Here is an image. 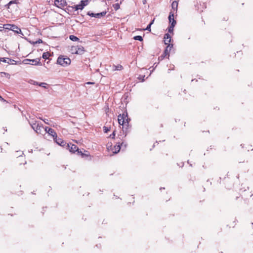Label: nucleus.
<instances>
[{"label": "nucleus", "mask_w": 253, "mask_h": 253, "mask_svg": "<svg viewBox=\"0 0 253 253\" xmlns=\"http://www.w3.org/2000/svg\"><path fill=\"white\" fill-rule=\"evenodd\" d=\"M38 85L40 86H42L44 88H46V85H47V84L45 83H39V84H38Z\"/></svg>", "instance_id": "393cba45"}, {"label": "nucleus", "mask_w": 253, "mask_h": 253, "mask_svg": "<svg viewBox=\"0 0 253 253\" xmlns=\"http://www.w3.org/2000/svg\"><path fill=\"white\" fill-rule=\"evenodd\" d=\"M30 124L36 133H42V129L43 128V127L41 123L34 121L30 122Z\"/></svg>", "instance_id": "f257e3e1"}, {"label": "nucleus", "mask_w": 253, "mask_h": 253, "mask_svg": "<svg viewBox=\"0 0 253 253\" xmlns=\"http://www.w3.org/2000/svg\"><path fill=\"white\" fill-rule=\"evenodd\" d=\"M80 3L84 8V6H86L88 4V0H82Z\"/></svg>", "instance_id": "aec40b11"}, {"label": "nucleus", "mask_w": 253, "mask_h": 253, "mask_svg": "<svg viewBox=\"0 0 253 253\" xmlns=\"http://www.w3.org/2000/svg\"><path fill=\"white\" fill-rule=\"evenodd\" d=\"M33 82L32 84L35 85H38V84H39V83L36 81H33Z\"/></svg>", "instance_id": "c9c22d12"}, {"label": "nucleus", "mask_w": 253, "mask_h": 253, "mask_svg": "<svg viewBox=\"0 0 253 253\" xmlns=\"http://www.w3.org/2000/svg\"><path fill=\"white\" fill-rule=\"evenodd\" d=\"M40 41L42 42V40H40V41H39V42H40Z\"/></svg>", "instance_id": "c03bdc74"}, {"label": "nucleus", "mask_w": 253, "mask_h": 253, "mask_svg": "<svg viewBox=\"0 0 253 253\" xmlns=\"http://www.w3.org/2000/svg\"><path fill=\"white\" fill-rule=\"evenodd\" d=\"M70 51L72 54H77V52H78V50H77V46H71Z\"/></svg>", "instance_id": "2eb2a0df"}, {"label": "nucleus", "mask_w": 253, "mask_h": 253, "mask_svg": "<svg viewBox=\"0 0 253 253\" xmlns=\"http://www.w3.org/2000/svg\"><path fill=\"white\" fill-rule=\"evenodd\" d=\"M144 78H145V76H140V77L138 78V79H139V80H140V79H142V81H144L145 80Z\"/></svg>", "instance_id": "72a5a7b5"}, {"label": "nucleus", "mask_w": 253, "mask_h": 253, "mask_svg": "<svg viewBox=\"0 0 253 253\" xmlns=\"http://www.w3.org/2000/svg\"><path fill=\"white\" fill-rule=\"evenodd\" d=\"M121 149V146L120 145H116L114 146V151H113V153L115 154L118 153Z\"/></svg>", "instance_id": "dca6fc26"}, {"label": "nucleus", "mask_w": 253, "mask_h": 253, "mask_svg": "<svg viewBox=\"0 0 253 253\" xmlns=\"http://www.w3.org/2000/svg\"><path fill=\"white\" fill-rule=\"evenodd\" d=\"M103 130H104V132L107 133L110 130V129L106 126H104Z\"/></svg>", "instance_id": "c756f323"}, {"label": "nucleus", "mask_w": 253, "mask_h": 253, "mask_svg": "<svg viewBox=\"0 0 253 253\" xmlns=\"http://www.w3.org/2000/svg\"><path fill=\"white\" fill-rule=\"evenodd\" d=\"M134 39L135 40H138L139 41H142L143 38L141 36H136L134 37Z\"/></svg>", "instance_id": "b1692460"}, {"label": "nucleus", "mask_w": 253, "mask_h": 253, "mask_svg": "<svg viewBox=\"0 0 253 253\" xmlns=\"http://www.w3.org/2000/svg\"><path fill=\"white\" fill-rule=\"evenodd\" d=\"M127 116H125L124 114L123 115H119L118 116V123L120 125L124 126L126 124V125L128 124L127 121V118H126Z\"/></svg>", "instance_id": "20e7f679"}, {"label": "nucleus", "mask_w": 253, "mask_h": 253, "mask_svg": "<svg viewBox=\"0 0 253 253\" xmlns=\"http://www.w3.org/2000/svg\"><path fill=\"white\" fill-rule=\"evenodd\" d=\"M57 63L62 66H67L71 64V60L68 57L60 56L57 59Z\"/></svg>", "instance_id": "f03ea898"}, {"label": "nucleus", "mask_w": 253, "mask_h": 253, "mask_svg": "<svg viewBox=\"0 0 253 253\" xmlns=\"http://www.w3.org/2000/svg\"><path fill=\"white\" fill-rule=\"evenodd\" d=\"M154 21V20H153L150 23V24H151V25L153 24V22Z\"/></svg>", "instance_id": "4c0bfd02"}, {"label": "nucleus", "mask_w": 253, "mask_h": 253, "mask_svg": "<svg viewBox=\"0 0 253 253\" xmlns=\"http://www.w3.org/2000/svg\"><path fill=\"white\" fill-rule=\"evenodd\" d=\"M151 24H149L147 27H146V28L145 29L146 30H147V31H150L151 30Z\"/></svg>", "instance_id": "7c9ffc66"}, {"label": "nucleus", "mask_w": 253, "mask_h": 253, "mask_svg": "<svg viewBox=\"0 0 253 253\" xmlns=\"http://www.w3.org/2000/svg\"><path fill=\"white\" fill-rule=\"evenodd\" d=\"M29 61H30V59H26L23 60V63H24L25 64H30V62Z\"/></svg>", "instance_id": "c85d7f7f"}, {"label": "nucleus", "mask_w": 253, "mask_h": 253, "mask_svg": "<svg viewBox=\"0 0 253 253\" xmlns=\"http://www.w3.org/2000/svg\"><path fill=\"white\" fill-rule=\"evenodd\" d=\"M173 27H174L173 25L169 26V27L168 28L169 32V33L172 32L173 30Z\"/></svg>", "instance_id": "bb28decb"}, {"label": "nucleus", "mask_w": 253, "mask_h": 253, "mask_svg": "<svg viewBox=\"0 0 253 253\" xmlns=\"http://www.w3.org/2000/svg\"><path fill=\"white\" fill-rule=\"evenodd\" d=\"M77 50H78L77 54L82 55L84 52V47L81 45H77Z\"/></svg>", "instance_id": "9d476101"}, {"label": "nucleus", "mask_w": 253, "mask_h": 253, "mask_svg": "<svg viewBox=\"0 0 253 253\" xmlns=\"http://www.w3.org/2000/svg\"><path fill=\"white\" fill-rule=\"evenodd\" d=\"M69 39L71 41H74V42L79 41L80 40V39L78 37H77L76 36H75L74 35H71V36H70Z\"/></svg>", "instance_id": "6ab92c4d"}, {"label": "nucleus", "mask_w": 253, "mask_h": 253, "mask_svg": "<svg viewBox=\"0 0 253 253\" xmlns=\"http://www.w3.org/2000/svg\"><path fill=\"white\" fill-rule=\"evenodd\" d=\"M106 14V11H103L100 13H95V17L97 18H100L104 16Z\"/></svg>", "instance_id": "ddd939ff"}, {"label": "nucleus", "mask_w": 253, "mask_h": 253, "mask_svg": "<svg viewBox=\"0 0 253 253\" xmlns=\"http://www.w3.org/2000/svg\"><path fill=\"white\" fill-rule=\"evenodd\" d=\"M40 41L42 42V40H40V41H39V42H40Z\"/></svg>", "instance_id": "79ce46f5"}, {"label": "nucleus", "mask_w": 253, "mask_h": 253, "mask_svg": "<svg viewBox=\"0 0 253 253\" xmlns=\"http://www.w3.org/2000/svg\"><path fill=\"white\" fill-rule=\"evenodd\" d=\"M172 19H174V14L173 13H172V12H170L169 16V23H171L172 21Z\"/></svg>", "instance_id": "412c9836"}, {"label": "nucleus", "mask_w": 253, "mask_h": 253, "mask_svg": "<svg viewBox=\"0 0 253 253\" xmlns=\"http://www.w3.org/2000/svg\"><path fill=\"white\" fill-rule=\"evenodd\" d=\"M73 8L75 9L76 10H82L84 9L83 6L81 3L79 4L74 5Z\"/></svg>", "instance_id": "4468645a"}, {"label": "nucleus", "mask_w": 253, "mask_h": 253, "mask_svg": "<svg viewBox=\"0 0 253 253\" xmlns=\"http://www.w3.org/2000/svg\"><path fill=\"white\" fill-rule=\"evenodd\" d=\"M0 28H1V27H0ZM0 30H1V29H0Z\"/></svg>", "instance_id": "a18cd8bd"}, {"label": "nucleus", "mask_w": 253, "mask_h": 253, "mask_svg": "<svg viewBox=\"0 0 253 253\" xmlns=\"http://www.w3.org/2000/svg\"><path fill=\"white\" fill-rule=\"evenodd\" d=\"M66 147H68L70 152L72 153H75V152L77 151L78 154H80L82 155H84L81 151H79V149L77 146L75 144H71V143L68 144L66 145Z\"/></svg>", "instance_id": "7ed1b4c3"}, {"label": "nucleus", "mask_w": 253, "mask_h": 253, "mask_svg": "<svg viewBox=\"0 0 253 253\" xmlns=\"http://www.w3.org/2000/svg\"><path fill=\"white\" fill-rule=\"evenodd\" d=\"M29 62H30V64H32V65H40L41 64V62H40L39 59L38 60L37 59H30Z\"/></svg>", "instance_id": "f8f14e48"}, {"label": "nucleus", "mask_w": 253, "mask_h": 253, "mask_svg": "<svg viewBox=\"0 0 253 253\" xmlns=\"http://www.w3.org/2000/svg\"><path fill=\"white\" fill-rule=\"evenodd\" d=\"M0 61H2L3 62L7 63L8 64L10 63V62L12 61V60L11 59H9L8 58H7L6 59L4 58H1Z\"/></svg>", "instance_id": "4be33fe9"}, {"label": "nucleus", "mask_w": 253, "mask_h": 253, "mask_svg": "<svg viewBox=\"0 0 253 253\" xmlns=\"http://www.w3.org/2000/svg\"><path fill=\"white\" fill-rule=\"evenodd\" d=\"M172 47V45L169 44L165 50L164 53L163 55V57L169 55V52L170 50L171 47Z\"/></svg>", "instance_id": "9b49d317"}, {"label": "nucleus", "mask_w": 253, "mask_h": 253, "mask_svg": "<svg viewBox=\"0 0 253 253\" xmlns=\"http://www.w3.org/2000/svg\"><path fill=\"white\" fill-rule=\"evenodd\" d=\"M40 41L42 42V40H40V41H39V42H40Z\"/></svg>", "instance_id": "37998d69"}, {"label": "nucleus", "mask_w": 253, "mask_h": 253, "mask_svg": "<svg viewBox=\"0 0 253 253\" xmlns=\"http://www.w3.org/2000/svg\"><path fill=\"white\" fill-rule=\"evenodd\" d=\"M123 144H124V143H123V142H122V143H121V146H123Z\"/></svg>", "instance_id": "a19ab883"}, {"label": "nucleus", "mask_w": 253, "mask_h": 253, "mask_svg": "<svg viewBox=\"0 0 253 253\" xmlns=\"http://www.w3.org/2000/svg\"><path fill=\"white\" fill-rule=\"evenodd\" d=\"M122 69H123V66L121 65L113 66V70L115 71L121 70Z\"/></svg>", "instance_id": "a211bd4d"}, {"label": "nucleus", "mask_w": 253, "mask_h": 253, "mask_svg": "<svg viewBox=\"0 0 253 253\" xmlns=\"http://www.w3.org/2000/svg\"><path fill=\"white\" fill-rule=\"evenodd\" d=\"M114 9L117 10L120 8V4L119 3H115L113 5Z\"/></svg>", "instance_id": "a878e982"}, {"label": "nucleus", "mask_w": 253, "mask_h": 253, "mask_svg": "<svg viewBox=\"0 0 253 253\" xmlns=\"http://www.w3.org/2000/svg\"><path fill=\"white\" fill-rule=\"evenodd\" d=\"M86 84H93V83H91V82H88Z\"/></svg>", "instance_id": "ea45409f"}, {"label": "nucleus", "mask_w": 253, "mask_h": 253, "mask_svg": "<svg viewBox=\"0 0 253 253\" xmlns=\"http://www.w3.org/2000/svg\"><path fill=\"white\" fill-rule=\"evenodd\" d=\"M65 0H55L54 4L59 8H62L66 5Z\"/></svg>", "instance_id": "39448f33"}, {"label": "nucleus", "mask_w": 253, "mask_h": 253, "mask_svg": "<svg viewBox=\"0 0 253 253\" xmlns=\"http://www.w3.org/2000/svg\"><path fill=\"white\" fill-rule=\"evenodd\" d=\"M42 121L46 124H48L49 125V122H48V120L47 119H44V120H42Z\"/></svg>", "instance_id": "f704fd0d"}, {"label": "nucleus", "mask_w": 253, "mask_h": 253, "mask_svg": "<svg viewBox=\"0 0 253 253\" xmlns=\"http://www.w3.org/2000/svg\"><path fill=\"white\" fill-rule=\"evenodd\" d=\"M15 2H15V1L11 0V1H10L8 3V5H10V4H12V3H15Z\"/></svg>", "instance_id": "e433bc0d"}, {"label": "nucleus", "mask_w": 253, "mask_h": 253, "mask_svg": "<svg viewBox=\"0 0 253 253\" xmlns=\"http://www.w3.org/2000/svg\"><path fill=\"white\" fill-rule=\"evenodd\" d=\"M43 59H48L49 57V53L48 52H44L42 56Z\"/></svg>", "instance_id": "5701e85b"}, {"label": "nucleus", "mask_w": 253, "mask_h": 253, "mask_svg": "<svg viewBox=\"0 0 253 253\" xmlns=\"http://www.w3.org/2000/svg\"><path fill=\"white\" fill-rule=\"evenodd\" d=\"M95 13H94L93 12H91L90 11H89L87 12V15L91 16V17H95Z\"/></svg>", "instance_id": "cd10ccee"}, {"label": "nucleus", "mask_w": 253, "mask_h": 253, "mask_svg": "<svg viewBox=\"0 0 253 253\" xmlns=\"http://www.w3.org/2000/svg\"><path fill=\"white\" fill-rule=\"evenodd\" d=\"M1 28H0V29H1Z\"/></svg>", "instance_id": "49530a36"}, {"label": "nucleus", "mask_w": 253, "mask_h": 253, "mask_svg": "<svg viewBox=\"0 0 253 253\" xmlns=\"http://www.w3.org/2000/svg\"><path fill=\"white\" fill-rule=\"evenodd\" d=\"M7 26H10V28H5L6 29H8L11 30L14 32L16 33L19 34L21 33V30L20 28L14 25H7Z\"/></svg>", "instance_id": "423d86ee"}, {"label": "nucleus", "mask_w": 253, "mask_h": 253, "mask_svg": "<svg viewBox=\"0 0 253 253\" xmlns=\"http://www.w3.org/2000/svg\"><path fill=\"white\" fill-rule=\"evenodd\" d=\"M170 36L169 34H166L164 36V42L165 44H170L169 43L170 42Z\"/></svg>", "instance_id": "1a4fd4ad"}, {"label": "nucleus", "mask_w": 253, "mask_h": 253, "mask_svg": "<svg viewBox=\"0 0 253 253\" xmlns=\"http://www.w3.org/2000/svg\"><path fill=\"white\" fill-rule=\"evenodd\" d=\"M170 23V25H173V27H174L175 25L176 24V21L174 19H172V21Z\"/></svg>", "instance_id": "2f4dec72"}, {"label": "nucleus", "mask_w": 253, "mask_h": 253, "mask_svg": "<svg viewBox=\"0 0 253 253\" xmlns=\"http://www.w3.org/2000/svg\"><path fill=\"white\" fill-rule=\"evenodd\" d=\"M172 9L177 10L178 7V2L176 1H173L171 4Z\"/></svg>", "instance_id": "f3484780"}, {"label": "nucleus", "mask_w": 253, "mask_h": 253, "mask_svg": "<svg viewBox=\"0 0 253 253\" xmlns=\"http://www.w3.org/2000/svg\"><path fill=\"white\" fill-rule=\"evenodd\" d=\"M53 139L54 141L58 144L59 145H60L61 146H66V143L64 140H63L62 139L57 138V136H54V138H53Z\"/></svg>", "instance_id": "6e6552de"}, {"label": "nucleus", "mask_w": 253, "mask_h": 253, "mask_svg": "<svg viewBox=\"0 0 253 253\" xmlns=\"http://www.w3.org/2000/svg\"><path fill=\"white\" fill-rule=\"evenodd\" d=\"M0 98L2 100H3V101H5V100H4V99L1 97V96H0Z\"/></svg>", "instance_id": "58836bf2"}, {"label": "nucleus", "mask_w": 253, "mask_h": 253, "mask_svg": "<svg viewBox=\"0 0 253 253\" xmlns=\"http://www.w3.org/2000/svg\"><path fill=\"white\" fill-rule=\"evenodd\" d=\"M115 136V131H114L113 133L110 135V137H112V138H114Z\"/></svg>", "instance_id": "473e14b6"}, {"label": "nucleus", "mask_w": 253, "mask_h": 253, "mask_svg": "<svg viewBox=\"0 0 253 253\" xmlns=\"http://www.w3.org/2000/svg\"><path fill=\"white\" fill-rule=\"evenodd\" d=\"M44 131L48 133L49 135H51L53 138H54V136H57L56 133L52 128H49L48 127H45L44 128Z\"/></svg>", "instance_id": "0eeeda50"}]
</instances>
